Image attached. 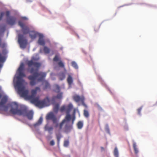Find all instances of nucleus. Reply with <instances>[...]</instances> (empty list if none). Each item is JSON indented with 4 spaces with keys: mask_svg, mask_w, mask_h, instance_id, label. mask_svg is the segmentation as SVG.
Masks as SVG:
<instances>
[{
    "mask_svg": "<svg viewBox=\"0 0 157 157\" xmlns=\"http://www.w3.org/2000/svg\"><path fill=\"white\" fill-rule=\"evenodd\" d=\"M77 125L78 129H81L83 126V123L81 121H79L77 123Z\"/></svg>",
    "mask_w": 157,
    "mask_h": 157,
    "instance_id": "20",
    "label": "nucleus"
},
{
    "mask_svg": "<svg viewBox=\"0 0 157 157\" xmlns=\"http://www.w3.org/2000/svg\"><path fill=\"white\" fill-rule=\"evenodd\" d=\"M54 91L56 93H58L60 92V87L57 84L54 85Z\"/></svg>",
    "mask_w": 157,
    "mask_h": 157,
    "instance_id": "16",
    "label": "nucleus"
},
{
    "mask_svg": "<svg viewBox=\"0 0 157 157\" xmlns=\"http://www.w3.org/2000/svg\"><path fill=\"white\" fill-rule=\"evenodd\" d=\"M71 119V115L69 114V113H67L65 119L63 120H65V122H66L70 121Z\"/></svg>",
    "mask_w": 157,
    "mask_h": 157,
    "instance_id": "21",
    "label": "nucleus"
},
{
    "mask_svg": "<svg viewBox=\"0 0 157 157\" xmlns=\"http://www.w3.org/2000/svg\"><path fill=\"white\" fill-rule=\"evenodd\" d=\"M67 82L68 84L70 85H71L73 82V80L72 78L70 75H69L68 76L67 78Z\"/></svg>",
    "mask_w": 157,
    "mask_h": 157,
    "instance_id": "17",
    "label": "nucleus"
},
{
    "mask_svg": "<svg viewBox=\"0 0 157 157\" xmlns=\"http://www.w3.org/2000/svg\"><path fill=\"white\" fill-rule=\"evenodd\" d=\"M73 106L72 104H69L66 108V110L67 113H69L72 109Z\"/></svg>",
    "mask_w": 157,
    "mask_h": 157,
    "instance_id": "18",
    "label": "nucleus"
},
{
    "mask_svg": "<svg viewBox=\"0 0 157 157\" xmlns=\"http://www.w3.org/2000/svg\"><path fill=\"white\" fill-rule=\"evenodd\" d=\"M59 105L57 104L55 105L53 108V110L55 112H57L59 110Z\"/></svg>",
    "mask_w": 157,
    "mask_h": 157,
    "instance_id": "25",
    "label": "nucleus"
},
{
    "mask_svg": "<svg viewBox=\"0 0 157 157\" xmlns=\"http://www.w3.org/2000/svg\"><path fill=\"white\" fill-rule=\"evenodd\" d=\"M83 115L84 117L86 118H88L90 115L88 111L86 109L84 110Z\"/></svg>",
    "mask_w": 157,
    "mask_h": 157,
    "instance_id": "23",
    "label": "nucleus"
},
{
    "mask_svg": "<svg viewBox=\"0 0 157 157\" xmlns=\"http://www.w3.org/2000/svg\"><path fill=\"white\" fill-rule=\"evenodd\" d=\"M105 130L109 134H110L109 129L108 125H107L105 128Z\"/></svg>",
    "mask_w": 157,
    "mask_h": 157,
    "instance_id": "37",
    "label": "nucleus"
},
{
    "mask_svg": "<svg viewBox=\"0 0 157 157\" xmlns=\"http://www.w3.org/2000/svg\"><path fill=\"white\" fill-rule=\"evenodd\" d=\"M27 84V82H25L24 80L17 81L16 82V86L18 88V94L21 96L25 98L28 99L29 91L28 90H25V86Z\"/></svg>",
    "mask_w": 157,
    "mask_h": 157,
    "instance_id": "3",
    "label": "nucleus"
},
{
    "mask_svg": "<svg viewBox=\"0 0 157 157\" xmlns=\"http://www.w3.org/2000/svg\"><path fill=\"white\" fill-rule=\"evenodd\" d=\"M142 109V107H141L139 108H138L137 109V112H138V113L139 114H140V112H141V110Z\"/></svg>",
    "mask_w": 157,
    "mask_h": 157,
    "instance_id": "38",
    "label": "nucleus"
},
{
    "mask_svg": "<svg viewBox=\"0 0 157 157\" xmlns=\"http://www.w3.org/2000/svg\"><path fill=\"white\" fill-rule=\"evenodd\" d=\"M43 121V118L42 117H40L39 118V120H38L37 122L36 123V124H34V126H36L38 125H40V124Z\"/></svg>",
    "mask_w": 157,
    "mask_h": 157,
    "instance_id": "22",
    "label": "nucleus"
},
{
    "mask_svg": "<svg viewBox=\"0 0 157 157\" xmlns=\"http://www.w3.org/2000/svg\"><path fill=\"white\" fill-rule=\"evenodd\" d=\"M4 15L3 12H1L0 14V21L2 20Z\"/></svg>",
    "mask_w": 157,
    "mask_h": 157,
    "instance_id": "39",
    "label": "nucleus"
},
{
    "mask_svg": "<svg viewBox=\"0 0 157 157\" xmlns=\"http://www.w3.org/2000/svg\"><path fill=\"white\" fill-rule=\"evenodd\" d=\"M83 105H84V106H85L86 107H87V106L86 105H85V104H83Z\"/></svg>",
    "mask_w": 157,
    "mask_h": 157,
    "instance_id": "45",
    "label": "nucleus"
},
{
    "mask_svg": "<svg viewBox=\"0 0 157 157\" xmlns=\"http://www.w3.org/2000/svg\"><path fill=\"white\" fill-rule=\"evenodd\" d=\"M65 78V75L62 73L59 76V79L60 80H63Z\"/></svg>",
    "mask_w": 157,
    "mask_h": 157,
    "instance_id": "31",
    "label": "nucleus"
},
{
    "mask_svg": "<svg viewBox=\"0 0 157 157\" xmlns=\"http://www.w3.org/2000/svg\"><path fill=\"white\" fill-rule=\"evenodd\" d=\"M53 129V128L52 127H48L46 128V130L48 131L49 132L52 131Z\"/></svg>",
    "mask_w": 157,
    "mask_h": 157,
    "instance_id": "36",
    "label": "nucleus"
},
{
    "mask_svg": "<svg viewBox=\"0 0 157 157\" xmlns=\"http://www.w3.org/2000/svg\"><path fill=\"white\" fill-rule=\"evenodd\" d=\"M75 117H73V119H72V124L73 123L74 121V120H75Z\"/></svg>",
    "mask_w": 157,
    "mask_h": 157,
    "instance_id": "44",
    "label": "nucleus"
},
{
    "mask_svg": "<svg viewBox=\"0 0 157 157\" xmlns=\"http://www.w3.org/2000/svg\"><path fill=\"white\" fill-rule=\"evenodd\" d=\"M73 98L77 102L81 101L82 103L84 102V98L83 96L80 97L77 94L74 95L73 97Z\"/></svg>",
    "mask_w": 157,
    "mask_h": 157,
    "instance_id": "12",
    "label": "nucleus"
},
{
    "mask_svg": "<svg viewBox=\"0 0 157 157\" xmlns=\"http://www.w3.org/2000/svg\"><path fill=\"white\" fill-rule=\"evenodd\" d=\"M56 96H54L52 98V101H54L56 99H61L62 98L63 93L59 92L57 93Z\"/></svg>",
    "mask_w": 157,
    "mask_h": 157,
    "instance_id": "13",
    "label": "nucleus"
},
{
    "mask_svg": "<svg viewBox=\"0 0 157 157\" xmlns=\"http://www.w3.org/2000/svg\"><path fill=\"white\" fill-rule=\"evenodd\" d=\"M50 88V84L48 82L45 81V85L44 86V89L45 90L49 88Z\"/></svg>",
    "mask_w": 157,
    "mask_h": 157,
    "instance_id": "27",
    "label": "nucleus"
},
{
    "mask_svg": "<svg viewBox=\"0 0 157 157\" xmlns=\"http://www.w3.org/2000/svg\"><path fill=\"white\" fill-rule=\"evenodd\" d=\"M2 64H0V68L2 67Z\"/></svg>",
    "mask_w": 157,
    "mask_h": 157,
    "instance_id": "46",
    "label": "nucleus"
},
{
    "mask_svg": "<svg viewBox=\"0 0 157 157\" xmlns=\"http://www.w3.org/2000/svg\"><path fill=\"white\" fill-rule=\"evenodd\" d=\"M100 26L99 25L95 26L94 27V30L95 32H97L99 30Z\"/></svg>",
    "mask_w": 157,
    "mask_h": 157,
    "instance_id": "33",
    "label": "nucleus"
},
{
    "mask_svg": "<svg viewBox=\"0 0 157 157\" xmlns=\"http://www.w3.org/2000/svg\"><path fill=\"white\" fill-rule=\"evenodd\" d=\"M16 18L13 16H10L7 19V21L9 24L11 25H14L16 22Z\"/></svg>",
    "mask_w": 157,
    "mask_h": 157,
    "instance_id": "11",
    "label": "nucleus"
},
{
    "mask_svg": "<svg viewBox=\"0 0 157 157\" xmlns=\"http://www.w3.org/2000/svg\"><path fill=\"white\" fill-rule=\"evenodd\" d=\"M18 24L21 28L22 31L24 34L29 33V36L32 39H34L36 38L38 35L37 33L34 31H30L29 28L21 21H18Z\"/></svg>",
    "mask_w": 157,
    "mask_h": 157,
    "instance_id": "4",
    "label": "nucleus"
},
{
    "mask_svg": "<svg viewBox=\"0 0 157 157\" xmlns=\"http://www.w3.org/2000/svg\"><path fill=\"white\" fill-rule=\"evenodd\" d=\"M46 119L47 120H51L54 124L56 122L57 118L52 113H50L47 115Z\"/></svg>",
    "mask_w": 157,
    "mask_h": 157,
    "instance_id": "10",
    "label": "nucleus"
},
{
    "mask_svg": "<svg viewBox=\"0 0 157 157\" xmlns=\"http://www.w3.org/2000/svg\"><path fill=\"white\" fill-rule=\"evenodd\" d=\"M65 123V120H63L59 124L56 121V123H55L56 125L55 127L56 128L59 127V129L61 130L62 129L63 126Z\"/></svg>",
    "mask_w": 157,
    "mask_h": 157,
    "instance_id": "15",
    "label": "nucleus"
},
{
    "mask_svg": "<svg viewBox=\"0 0 157 157\" xmlns=\"http://www.w3.org/2000/svg\"><path fill=\"white\" fill-rule=\"evenodd\" d=\"M58 65L59 67H64V64L61 61L58 63Z\"/></svg>",
    "mask_w": 157,
    "mask_h": 157,
    "instance_id": "30",
    "label": "nucleus"
},
{
    "mask_svg": "<svg viewBox=\"0 0 157 157\" xmlns=\"http://www.w3.org/2000/svg\"><path fill=\"white\" fill-rule=\"evenodd\" d=\"M10 14V13L9 11H6V15L7 17H9Z\"/></svg>",
    "mask_w": 157,
    "mask_h": 157,
    "instance_id": "41",
    "label": "nucleus"
},
{
    "mask_svg": "<svg viewBox=\"0 0 157 157\" xmlns=\"http://www.w3.org/2000/svg\"><path fill=\"white\" fill-rule=\"evenodd\" d=\"M53 60L55 62L59 61V55H56L53 58Z\"/></svg>",
    "mask_w": 157,
    "mask_h": 157,
    "instance_id": "28",
    "label": "nucleus"
},
{
    "mask_svg": "<svg viewBox=\"0 0 157 157\" xmlns=\"http://www.w3.org/2000/svg\"><path fill=\"white\" fill-rule=\"evenodd\" d=\"M114 154L116 157H118V151L117 147L114 148Z\"/></svg>",
    "mask_w": 157,
    "mask_h": 157,
    "instance_id": "26",
    "label": "nucleus"
},
{
    "mask_svg": "<svg viewBox=\"0 0 157 157\" xmlns=\"http://www.w3.org/2000/svg\"><path fill=\"white\" fill-rule=\"evenodd\" d=\"M44 51L45 54H48L50 52V49L46 46H44L43 49Z\"/></svg>",
    "mask_w": 157,
    "mask_h": 157,
    "instance_id": "24",
    "label": "nucleus"
},
{
    "mask_svg": "<svg viewBox=\"0 0 157 157\" xmlns=\"http://www.w3.org/2000/svg\"><path fill=\"white\" fill-rule=\"evenodd\" d=\"M2 95L0 94V98H1ZM7 98L6 96H4L3 97L0 102V106H2L3 108V110L6 112L8 110V106H7L5 105V104L7 101Z\"/></svg>",
    "mask_w": 157,
    "mask_h": 157,
    "instance_id": "9",
    "label": "nucleus"
},
{
    "mask_svg": "<svg viewBox=\"0 0 157 157\" xmlns=\"http://www.w3.org/2000/svg\"><path fill=\"white\" fill-rule=\"evenodd\" d=\"M24 68V64L21 63L18 69L19 74V76L17 77V81H19L21 80H23L22 78L26 76L25 75L23 72Z\"/></svg>",
    "mask_w": 157,
    "mask_h": 157,
    "instance_id": "7",
    "label": "nucleus"
},
{
    "mask_svg": "<svg viewBox=\"0 0 157 157\" xmlns=\"http://www.w3.org/2000/svg\"><path fill=\"white\" fill-rule=\"evenodd\" d=\"M38 44L42 46H44L45 44V41L43 39V36L42 35H40L38 40Z\"/></svg>",
    "mask_w": 157,
    "mask_h": 157,
    "instance_id": "14",
    "label": "nucleus"
},
{
    "mask_svg": "<svg viewBox=\"0 0 157 157\" xmlns=\"http://www.w3.org/2000/svg\"><path fill=\"white\" fill-rule=\"evenodd\" d=\"M56 136L58 140V143H59L60 140L61 138V135L60 134H57L56 135Z\"/></svg>",
    "mask_w": 157,
    "mask_h": 157,
    "instance_id": "32",
    "label": "nucleus"
},
{
    "mask_svg": "<svg viewBox=\"0 0 157 157\" xmlns=\"http://www.w3.org/2000/svg\"><path fill=\"white\" fill-rule=\"evenodd\" d=\"M36 59L34 57H32L31 60L28 61L27 64L29 67L33 66L30 70V72L33 74V75H30L28 77V79L30 80V84L32 86L35 85L36 83V80L37 78L38 81H42L46 76L45 72L40 71L37 72L41 66L40 63L36 62Z\"/></svg>",
    "mask_w": 157,
    "mask_h": 157,
    "instance_id": "1",
    "label": "nucleus"
},
{
    "mask_svg": "<svg viewBox=\"0 0 157 157\" xmlns=\"http://www.w3.org/2000/svg\"><path fill=\"white\" fill-rule=\"evenodd\" d=\"M40 89L39 87H36L35 89H33L31 90V94L29 95L28 96V100L30 101L31 102L33 101L38 97H35L36 95L37 91L40 92Z\"/></svg>",
    "mask_w": 157,
    "mask_h": 157,
    "instance_id": "8",
    "label": "nucleus"
},
{
    "mask_svg": "<svg viewBox=\"0 0 157 157\" xmlns=\"http://www.w3.org/2000/svg\"><path fill=\"white\" fill-rule=\"evenodd\" d=\"M133 147L135 151V154H137L139 152V151L138 148L136 147V144L135 142H133Z\"/></svg>",
    "mask_w": 157,
    "mask_h": 157,
    "instance_id": "19",
    "label": "nucleus"
},
{
    "mask_svg": "<svg viewBox=\"0 0 157 157\" xmlns=\"http://www.w3.org/2000/svg\"><path fill=\"white\" fill-rule=\"evenodd\" d=\"M65 110H66V108L64 106L61 107L60 109V110L61 112L64 111Z\"/></svg>",
    "mask_w": 157,
    "mask_h": 157,
    "instance_id": "34",
    "label": "nucleus"
},
{
    "mask_svg": "<svg viewBox=\"0 0 157 157\" xmlns=\"http://www.w3.org/2000/svg\"><path fill=\"white\" fill-rule=\"evenodd\" d=\"M50 144L51 145L53 146L55 144V142L53 140H52L50 142Z\"/></svg>",
    "mask_w": 157,
    "mask_h": 157,
    "instance_id": "40",
    "label": "nucleus"
},
{
    "mask_svg": "<svg viewBox=\"0 0 157 157\" xmlns=\"http://www.w3.org/2000/svg\"><path fill=\"white\" fill-rule=\"evenodd\" d=\"M46 99L40 101L39 100V98H37L33 100L31 103L34 104L36 106L40 108H42L46 106Z\"/></svg>",
    "mask_w": 157,
    "mask_h": 157,
    "instance_id": "5",
    "label": "nucleus"
},
{
    "mask_svg": "<svg viewBox=\"0 0 157 157\" xmlns=\"http://www.w3.org/2000/svg\"><path fill=\"white\" fill-rule=\"evenodd\" d=\"M11 106L12 108L10 110V112L13 115L17 114L20 116H26L29 120L32 119L33 116V112L32 111H28L26 108L18 109V105L16 102L12 103Z\"/></svg>",
    "mask_w": 157,
    "mask_h": 157,
    "instance_id": "2",
    "label": "nucleus"
},
{
    "mask_svg": "<svg viewBox=\"0 0 157 157\" xmlns=\"http://www.w3.org/2000/svg\"><path fill=\"white\" fill-rule=\"evenodd\" d=\"M22 19L24 20H26L28 19V18L25 17H22Z\"/></svg>",
    "mask_w": 157,
    "mask_h": 157,
    "instance_id": "42",
    "label": "nucleus"
},
{
    "mask_svg": "<svg viewBox=\"0 0 157 157\" xmlns=\"http://www.w3.org/2000/svg\"><path fill=\"white\" fill-rule=\"evenodd\" d=\"M71 65L75 69H77L78 68V65L77 63L75 62H72L71 63Z\"/></svg>",
    "mask_w": 157,
    "mask_h": 157,
    "instance_id": "29",
    "label": "nucleus"
},
{
    "mask_svg": "<svg viewBox=\"0 0 157 157\" xmlns=\"http://www.w3.org/2000/svg\"><path fill=\"white\" fill-rule=\"evenodd\" d=\"M69 141L68 140H65L64 143V146L67 147L69 145Z\"/></svg>",
    "mask_w": 157,
    "mask_h": 157,
    "instance_id": "35",
    "label": "nucleus"
},
{
    "mask_svg": "<svg viewBox=\"0 0 157 157\" xmlns=\"http://www.w3.org/2000/svg\"><path fill=\"white\" fill-rule=\"evenodd\" d=\"M18 42L21 48H24L26 47L27 41V40L24 37L23 35L20 34L18 35Z\"/></svg>",
    "mask_w": 157,
    "mask_h": 157,
    "instance_id": "6",
    "label": "nucleus"
},
{
    "mask_svg": "<svg viewBox=\"0 0 157 157\" xmlns=\"http://www.w3.org/2000/svg\"><path fill=\"white\" fill-rule=\"evenodd\" d=\"M100 148L101 151H103L105 150V149L103 147H101Z\"/></svg>",
    "mask_w": 157,
    "mask_h": 157,
    "instance_id": "43",
    "label": "nucleus"
}]
</instances>
